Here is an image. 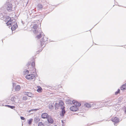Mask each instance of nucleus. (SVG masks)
Returning a JSON list of instances; mask_svg holds the SVG:
<instances>
[{
  "mask_svg": "<svg viewBox=\"0 0 126 126\" xmlns=\"http://www.w3.org/2000/svg\"><path fill=\"white\" fill-rule=\"evenodd\" d=\"M120 89L122 90L126 89V83L125 84H123L120 87Z\"/></svg>",
  "mask_w": 126,
  "mask_h": 126,
  "instance_id": "13",
  "label": "nucleus"
},
{
  "mask_svg": "<svg viewBox=\"0 0 126 126\" xmlns=\"http://www.w3.org/2000/svg\"><path fill=\"white\" fill-rule=\"evenodd\" d=\"M92 104V106H93L94 105L93 104Z\"/></svg>",
  "mask_w": 126,
  "mask_h": 126,
  "instance_id": "37",
  "label": "nucleus"
},
{
  "mask_svg": "<svg viewBox=\"0 0 126 126\" xmlns=\"http://www.w3.org/2000/svg\"><path fill=\"white\" fill-rule=\"evenodd\" d=\"M9 22H7L6 23V24L8 26L10 25L11 26H12L11 28V29L12 30H15L16 28L17 27H18L16 22H15V24H14L11 23H9Z\"/></svg>",
  "mask_w": 126,
  "mask_h": 126,
  "instance_id": "4",
  "label": "nucleus"
},
{
  "mask_svg": "<svg viewBox=\"0 0 126 126\" xmlns=\"http://www.w3.org/2000/svg\"><path fill=\"white\" fill-rule=\"evenodd\" d=\"M72 102V101L71 100H68V101L67 103H71V102Z\"/></svg>",
  "mask_w": 126,
  "mask_h": 126,
  "instance_id": "34",
  "label": "nucleus"
},
{
  "mask_svg": "<svg viewBox=\"0 0 126 126\" xmlns=\"http://www.w3.org/2000/svg\"><path fill=\"white\" fill-rule=\"evenodd\" d=\"M31 63L30 62H28L27 66L28 67V69H29V70L31 71H35L36 69L35 67V65L34 62H33L31 63V65H30Z\"/></svg>",
  "mask_w": 126,
  "mask_h": 126,
  "instance_id": "3",
  "label": "nucleus"
},
{
  "mask_svg": "<svg viewBox=\"0 0 126 126\" xmlns=\"http://www.w3.org/2000/svg\"><path fill=\"white\" fill-rule=\"evenodd\" d=\"M40 121L39 118L38 117H36L34 119V121L35 123H38Z\"/></svg>",
  "mask_w": 126,
  "mask_h": 126,
  "instance_id": "19",
  "label": "nucleus"
},
{
  "mask_svg": "<svg viewBox=\"0 0 126 126\" xmlns=\"http://www.w3.org/2000/svg\"><path fill=\"white\" fill-rule=\"evenodd\" d=\"M44 35H43V33H42L40 34L39 35H38L36 36L38 39H39L42 37V38L40 41L41 46V47H42L43 46V45L45 43V42L47 40V38L46 37H45V39L44 38Z\"/></svg>",
  "mask_w": 126,
  "mask_h": 126,
  "instance_id": "2",
  "label": "nucleus"
},
{
  "mask_svg": "<svg viewBox=\"0 0 126 126\" xmlns=\"http://www.w3.org/2000/svg\"><path fill=\"white\" fill-rule=\"evenodd\" d=\"M38 126H45L44 124L42 122H40L38 123Z\"/></svg>",
  "mask_w": 126,
  "mask_h": 126,
  "instance_id": "26",
  "label": "nucleus"
},
{
  "mask_svg": "<svg viewBox=\"0 0 126 126\" xmlns=\"http://www.w3.org/2000/svg\"><path fill=\"white\" fill-rule=\"evenodd\" d=\"M36 75H37L36 73L29 74L26 76V78L28 79L31 80L32 79L35 78Z\"/></svg>",
  "mask_w": 126,
  "mask_h": 126,
  "instance_id": "5",
  "label": "nucleus"
},
{
  "mask_svg": "<svg viewBox=\"0 0 126 126\" xmlns=\"http://www.w3.org/2000/svg\"><path fill=\"white\" fill-rule=\"evenodd\" d=\"M70 110L73 111H76L79 110L78 108L75 106H73L70 108Z\"/></svg>",
  "mask_w": 126,
  "mask_h": 126,
  "instance_id": "8",
  "label": "nucleus"
},
{
  "mask_svg": "<svg viewBox=\"0 0 126 126\" xmlns=\"http://www.w3.org/2000/svg\"><path fill=\"white\" fill-rule=\"evenodd\" d=\"M20 118H21V120H24L25 119V118L24 117H22V116Z\"/></svg>",
  "mask_w": 126,
  "mask_h": 126,
  "instance_id": "35",
  "label": "nucleus"
},
{
  "mask_svg": "<svg viewBox=\"0 0 126 126\" xmlns=\"http://www.w3.org/2000/svg\"><path fill=\"white\" fill-rule=\"evenodd\" d=\"M27 93H28V92H23V94H24L25 95H27L28 96V94H27Z\"/></svg>",
  "mask_w": 126,
  "mask_h": 126,
  "instance_id": "32",
  "label": "nucleus"
},
{
  "mask_svg": "<svg viewBox=\"0 0 126 126\" xmlns=\"http://www.w3.org/2000/svg\"><path fill=\"white\" fill-rule=\"evenodd\" d=\"M38 9H41L42 8L43 6L42 4H39L38 5Z\"/></svg>",
  "mask_w": 126,
  "mask_h": 126,
  "instance_id": "21",
  "label": "nucleus"
},
{
  "mask_svg": "<svg viewBox=\"0 0 126 126\" xmlns=\"http://www.w3.org/2000/svg\"><path fill=\"white\" fill-rule=\"evenodd\" d=\"M49 109L52 110L54 108L53 106L52 105H49Z\"/></svg>",
  "mask_w": 126,
  "mask_h": 126,
  "instance_id": "29",
  "label": "nucleus"
},
{
  "mask_svg": "<svg viewBox=\"0 0 126 126\" xmlns=\"http://www.w3.org/2000/svg\"><path fill=\"white\" fill-rule=\"evenodd\" d=\"M25 72H27V73H28L29 72V70H27L26 69L25 70Z\"/></svg>",
  "mask_w": 126,
  "mask_h": 126,
  "instance_id": "36",
  "label": "nucleus"
},
{
  "mask_svg": "<svg viewBox=\"0 0 126 126\" xmlns=\"http://www.w3.org/2000/svg\"><path fill=\"white\" fill-rule=\"evenodd\" d=\"M84 106L85 107L87 108H90L92 107L91 104H90L89 103H86L84 104Z\"/></svg>",
  "mask_w": 126,
  "mask_h": 126,
  "instance_id": "16",
  "label": "nucleus"
},
{
  "mask_svg": "<svg viewBox=\"0 0 126 126\" xmlns=\"http://www.w3.org/2000/svg\"><path fill=\"white\" fill-rule=\"evenodd\" d=\"M16 99V98L15 96H13L11 99V100L13 103L15 102V101Z\"/></svg>",
  "mask_w": 126,
  "mask_h": 126,
  "instance_id": "25",
  "label": "nucleus"
},
{
  "mask_svg": "<svg viewBox=\"0 0 126 126\" xmlns=\"http://www.w3.org/2000/svg\"><path fill=\"white\" fill-rule=\"evenodd\" d=\"M123 98L122 97L120 96L118 99V102H121V101L123 99Z\"/></svg>",
  "mask_w": 126,
  "mask_h": 126,
  "instance_id": "27",
  "label": "nucleus"
},
{
  "mask_svg": "<svg viewBox=\"0 0 126 126\" xmlns=\"http://www.w3.org/2000/svg\"><path fill=\"white\" fill-rule=\"evenodd\" d=\"M4 14L3 13H0V19H3L4 17Z\"/></svg>",
  "mask_w": 126,
  "mask_h": 126,
  "instance_id": "15",
  "label": "nucleus"
},
{
  "mask_svg": "<svg viewBox=\"0 0 126 126\" xmlns=\"http://www.w3.org/2000/svg\"><path fill=\"white\" fill-rule=\"evenodd\" d=\"M14 84H13V86H14Z\"/></svg>",
  "mask_w": 126,
  "mask_h": 126,
  "instance_id": "39",
  "label": "nucleus"
},
{
  "mask_svg": "<svg viewBox=\"0 0 126 126\" xmlns=\"http://www.w3.org/2000/svg\"><path fill=\"white\" fill-rule=\"evenodd\" d=\"M49 123L52 124L53 123L54 120L51 117H49L47 118Z\"/></svg>",
  "mask_w": 126,
  "mask_h": 126,
  "instance_id": "11",
  "label": "nucleus"
},
{
  "mask_svg": "<svg viewBox=\"0 0 126 126\" xmlns=\"http://www.w3.org/2000/svg\"><path fill=\"white\" fill-rule=\"evenodd\" d=\"M9 21V23H11L13 24H15V22H16L15 19L13 20L10 19L9 20H8V22Z\"/></svg>",
  "mask_w": 126,
  "mask_h": 126,
  "instance_id": "18",
  "label": "nucleus"
},
{
  "mask_svg": "<svg viewBox=\"0 0 126 126\" xmlns=\"http://www.w3.org/2000/svg\"><path fill=\"white\" fill-rule=\"evenodd\" d=\"M126 110H125V112H126Z\"/></svg>",
  "mask_w": 126,
  "mask_h": 126,
  "instance_id": "38",
  "label": "nucleus"
},
{
  "mask_svg": "<svg viewBox=\"0 0 126 126\" xmlns=\"http://www.w3.org/2000/svg\"><path fill=\"white\" fill-rule=\"evenodd\" d=\"M23 100L24 101H26L27 100L28 97L27 96H25L23 97L22 98Z\"/></svg>",
  "mask_w": 126,
  "mask_h": 126,
  "instance_id": "28",
  "label": "nucleus"
},
{
  "mask_svg": "<svg viewBox=\"0 0 126 126\" xmlns=\"http://www.w3.org/2000/svg\"><path fill=\"white\" fill-rule=\"evenodd\" d=\"M28 96L29 97H33V94H32L31 93L28 92Z\"/></svg>",
  "mask_w": 126,
  "mask_h": 126,
  "instance_id": "23",
  "label": "nucleus"
},
{
  "mask_svg": "<svg viewBox=\"0 0 126 126\" xmlns=\"http://www.w3.org/2000/svg\"><path fill=\"white\" fill-rule=\"evenodd\" d=\"M38 110V109H34V110H29V112H30L31 111H33V110L36 111V110Z\"/></svg>",
  "mask_w": 126,
  "mask_h": 126,
  "instance_id": "33",
  "label": "nucleus"
},
{
  "mask_svg": "<svg viewBox=\"0 0 126 126\" xmlns=\"http://www.w3.org/2000/svg\"><path fill=\"white\" fill-rule=\"evenodd\" d=\"M59 106L58 104H57V103H56L55 104V108L56 109H58V106Z\"/></svg>",
  "mask_w": 126,
  "mask_h": 126,
  "instance_id": "31",
  "label": "nucleus"
},
{
  "mask_svg": "<svg viewBox=\"0 0 126 126\" xmlns=\"http://www.w3.org/2000/svg\"><path fill=\"white\" fill-rule=\"evenodd\" d=\"M5 106L8 107V108H10L12 109H13L15 108V106H10L9 105H5Z\"/></svg>",
  "mask_w": 126,
  "mask_h": 126,
  "instance_id": "24",
  "label": "nucleus"
},
{
  "mask_svg": "<svg viewBox=\"0 0 126 126\" xmlns=\"http://www.w3.org/2000/svg\"><path fill=\"white\" fill-rule=\"evenodd\" d=\"M37 25L36 24H34V25L33 26V28L34 29H35V32L36 33L37 32V31L36 30L37 28Z\"/></svg>",
  "mask_w": 126,
  "mask_h": 126,
  "instance_id": "17",
  "label": "nucleus"
},
{
  "mask_svg": "<svg viewBox=\"0 0 126 126\" xmlns=\"http://www.w3.org/2000/svg\"><path fill=\"white\" fill-rule=\"evenodd\" d=\"M111 120L114 123V124L115 125V123H117L119 122V119L116 117L112 118Z\"/></svg>",
  "mask_w": 126,
  "mask_h": 126,
  "instance_id": "7",
  "label": "nucleus"
},
{
  "mask_svg": "<svg viewBox=\"0 0 126 126\" xmlns=\"http://www.w3.org/2000/svg\"><path fill=\"white\" fill-rule=\"evenodd\" d=\"M64 105V103L63 101H61L59 102V107H61V109L63 107H64L63 106Z\"/></svg>",
  "mask_w": 126,
  "mask_h": 126,
  "instance_id": "14",
  "label": "nucleus"
},
{
  "mask_svg": "<svg viewBox=\"0 0 126 126\" xmlns=\"http://www.w3.org/2000/svg\"><path fill=\"white\" fill-rule=\"evenodd\" d=\"M14 0H8L7 1L6 4L7 10L9 12L13 11V3H14Z\"/></svg>",
  "mask_w": 126,
  "mask_h": 126,
  "instance_id": "1",
  "label": "nucleus"
},
{
  "mask_svg": "<svg viewBox=\"0 0 126 126\" xmlns=\"http://www.w3.org/2000/svg\"><path fill=\"white\" fill-rule=\"evenodd\" d=\"M64 108L65 107H63L62 108H61V109H62V111L60 113V114L61 116H63L65 113V111Z\"/></svg>",
  "mask_w": 126,
  "mask_h": 126,
  "instance_id": "9",
  "label": "nucleus"
},
{
  "mask_svg": "<svg viewBox=\"0 0 126 126\" xmlns=\"http://www.w3.org/2000/svg\"><path fill=\"white\" fill-rule=\"evenodd\" d=\"M120 91V90L118 89L117 91L115 93V94L116 95L117 94L119 93Z\"/></svg>",
  "mask_w": 126,
  "mask_h": 126,
  "instance_id": "30",
  "label": "nucleus"
},
{
  "mask_svg": "<svg viewBox=\"0 0 126 126\" xmlns=\"http://www.w3.org/2000/svg\"><path fill=\"white\" fill-rule=\"evenodd\" d=\"M32 120L33 119L32 118H31L29 120H27L28 123L29 124V125H31L32 124Z\"/></svg>",
  "mask_w": 126,
  "mask_h": 126,
  "instance_id": "20",
  "label": "nucleus"
},
{
  "mask_svg": "<svg viewBox=\"0 0 126 126\" xmlns=\"http://www.w3.org/2000/svg\"><path fill=\"white\" fill-rule=\"evenodd\" d=\"M48 117V114L46 113H43L41 115V117L43 119L47 118Z\"/></svg>",
  "mask_w": 126,
  "mask_h": 126,
  "instance_id": "10",
  "label": "nucleus"
},
{
  "mask_svg": "<svg viewBox=\"0 0 126 126\" xmlns=\"http://www.w3.org/2000/svg\"><path fill=\"white\" fill-rule=\"evenodd\" d=\"M42 89L41 87L39 86L38 87V89L37 90V91L39 93H41L42 92Z\"/></svg>",
  "mask_w": 126,
  "mask_h": 126,
  "instance_id": "22",
  "label": "nucleus"
},
{
  "mask_svg": "<svg viewBox=\"0 0 126 126\" xmlns=\"http://www.w3.org/2000/svg\"><path fill=\"white\" fill-rule=\"evenodd\" d=\"M20 87L19 85H16L15 88V89L16 91H19L20 89Z\"/></svg>",
  "mask_w": 126,
  "mask_h": 126,
  "instance_id": "12",
  "label": "nucleus"
},
{
  "mask_svg": "<svg viewBox=\"0 0 126 126\" xmlns=\"http://www.w3.org/2000/svg\"><path fill=\"white\" fill-rule=\"evenodd\" d=\"M73 104L75 105V106L78 108L79 106H80L81 105L80 103H79L77 101L73 100L72 101Z\"/></svg>",
  "mask_w": 126,
  "mask_h": 126,
  "instance_id": "6",
  "label": "nucleus"
}]
</instances>
